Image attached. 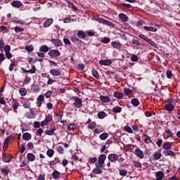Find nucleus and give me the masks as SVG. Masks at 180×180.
I'll return each mask as SVG.
<instances>
[{
    "label": "nucleus",
    "instance_id": "f257e3e1",
    "mask_svg": "<svg viewBox=\"0 0 180 180\" xmlns=\"http://www.w3.org/2000/svg\"><path fill=\"white\" fill-rule=\"evenodd\" d=\"M71 100L74 101L73 105L78 109L82 106V100L79 97L73 96L71 98Z\"/></svg>",
    "mask_w": 180,
    "mask_h": 180
},
{
    "label": "nucleus",
    "instance_id": "f03ea898",
    "mask_svg": "<svg viewBox=\"0 0 180 180\" xmlns=\"http://www.w3.org/2000/svg\"><path fill=\"white\" fill-rule=\"evenodd\" d=\"M53 121V117L51 115L48 114L45 116V120L41 122V126H49L50 122Z\"/></svg>",
    "mask_w": 180,
    "mask_h": 180
},
{
    "label": "nucleus",
    "instance_id": "7ed1b4c3",
    "mask_svg": "<svg viewBox=\"0 0 180 180\" xmlns=\"http://www.w3.org/2000/svg\"><path fill=\"white\" fill-rule=\"evenodd\" d=\"M104 167L105 166H101L96 164V167H94L92 171L93 174H95L96 175H101V174H103L102 168H104Z\"/></svg>",
    "mask_w": 180,
    "mask_h": 180
},
{
    "label": "nucleus",
    "instance_id": "20e7f679",
    "mask_svg": "<svg viewBox=\"0 0 180 180\" xmlns=\"http://www.w3.org/2000/svg\"><path fill=\"white\" fill-rule=\"evenodd\" d=\"M96 20L97 22H98V23H102L103 25H106L107 26H112L114 27L115 25L113 24V22H110V21H108L107 20H105L103 18H97L96 19Z\"/></svg>",
    "mask_w": 180,
    "mask_h": 180
},
{
    "label": "nucleus",
    "instance_id": "39448f33",
    "mask_svg": "<svg viewBox=\"0 0 180 180\" xmlns=\"http://www.w3.org/2000/svg\"><path fill=\"white\" fill-rule=\"evenodd\" d=\"M105 160H106V155L101 154L98 159V162L96 163L97 165H100L101 167H104L103 164H105Z\"/></svg>",
    "mask_w": 180,
    "mask_h": 180
},
{
    "label": "nucleus",
    "instance_id": "423d86ee",
    "mask_svg": "<svg viewBox=\"0 0 180 180\" xmlns=\"http://www.w3.org/2000/svg\"><path fill=\"white\" fill-rule=\"evenodd\" d=\"M108 159L109 161H110V162H116V161L119 160V155L116 153H111L108 155Z\"/></svg>",
    "mask_w": 180,
    "mask_h": 180
},
{
    "label": "nucleus",
    "instance_id": "0eeeda50",
    "mask_svg": "<svg viewBox=\"0 0 180 180\" xmlns=\"http://www.w3.org/2000/svg\"><path fill=\"white\" fill-rule=\"evenodd\" d=\"M48 54L50 56V57H60L61 53H60V51L56 49H52L49 51Z\"/></svg>",
    "mask_w": 180,
    "mask_h": 180
},
{
    "label": "nucleus",
    "instance_id": "6e6552de",
    "mask_svg": "<svg viewBox=\"0 0 180 180\" xmlns=\"http://www.w3.org/2000/svg\"><path fill=\"white\" fill-rule=\"evenodd\" d=\"M2 161L4 162H11L12 161V156L8 153H4L2 155Z\"/></svg>",
    "mask_w": 180,
    "mask_h": 180
},
{
    "label": "nucleus",
    "instance_id": "1a4fd4ad",
    "mask_svg": "<svg viewBox=\"0 0 180 180\" xmlns=\"http://www.w3.org/2000/svg\"><path fill=\"white\" fill-rule=\"evenodd\" d=\"M50 74L53 75V77H60V75H61V70H60V69H51Z\"/></svg>",
    "mask_w": 180,
    "mask_h": 180
},
{
    "label": "nucleus",
    "instance_id": "9d476101",
    "mask_svg": "<svg viewBox=\"0 0 180 180\" xmlns=\"http://www.w3.org/2000/svg\"><path fill=\"white\" fill-rule=\"evenodd\" d=\"M135 155H136L138 158H141V160L144 158V153H143V150H141L140 148L135 149Z\"/></svg>",
    "mask_w": 180,
    "mask_h": 180
},
{
    "label": "nucleus",
    "instance_id": "9b49d317",
    "mask_svg": "<svg viewBox=\"0 0 180 180\" xmlns=\"http://www.w3.org/2000/svg\"><path fill=\"white\" fill-rule=\"evenodd\" d=\"M162 153L165 155V157H168V155H170V157H175V153L171 150V149H166L163 150Z\"/></svg>",
    "mask_w": 180,
    "mask_h": 180
},
{
    "label": "nucleus",
    "instance_id": "f8f14e48",
    "mask_svg": "<svg viewBox=\"0 0 180 180\" xmlns=\"http://www.w3.org/2000/svg\"><path fill=\"white\" fill-rule=\"evenodd\" d=\"M155 176H156V180H162L164 179V172L162 171L156 172L155 173Z\"/></svg>",
    "mask_w": 180,
    "mask_h": 180
},
{
    "label": "nucleus",
    "instance_id": "ddd939ff",
    "mask_svg": "<svg viewBox=\"0 0 180 180\" xmlns=\"http://www.w3.org/2000/svg\"><path fill=\"white\" fill-rule=\"evenodd\" d=\"M51 41L56 47H60V46H62V44H63V43L61 42V40H60L58 39H51Z\"/></svg>",
    "mask_w": 180,
    "mask_h": 180
},
{
    "label": "nucleus",
    "instance_id": "4468645a",
    "mask_svg": "<svg viewBox=\"0 0 180 180\" xmlns=\"http://www.w3.org/2000/svg\"><path fill=\"white\" fill-rule=\"evenodd\" d=\"M163 150H172V143L171 142H165L162 144Z\"/></svg>",
    "mask_w": 180,
    "mask_h": 180
},
{
    "label": "nucleus",
    "instance_id": "2eb2a0df",
    "mask_svg": "<svg viewBox=\"0 0 180 180\" xmlns=\"http://www.w3.org/2000/svg\"><path fill=\"white\" fill-rule=\"evenodd\" d=\"M56 131V127L50 128V129L45 130V134L46 136H53Z\"/></svg>",
    "mask_w": 180,
    "mask_h": 180
},
{
    "label": "nucleus",
    "instance_id": "dca6fc26",
    "mask_svg": "<svg viewBox=\"0 0 180 180\" xmlns=\"http://www.w3.org/2000/svg\"><path fill=\"white\" fill-rule=\"evenodd\" d=\"M165 109L167 112H172V110H174V109H175V105L170 104V103L166 104L165 105Z\"/></svg>",
    "mask_w": 180,
    "mask_h": 180
},
{
    "label": "nucleus",
    "instance_id": "f3484780",
    "mask_svg": "<svg viewBox=\"0 0 180 180\" xmlns=\"http://www.w3.org/2000/svg\"><path fill=\"white\" fill-rule=\"evenodd\" d=\"M100 101L103 102V103H109L110 102V97L106 96H100Z\"/></svg>",
    "mask_w": 180,
    "mask_h": 180
},
{
    "label": "nucleus",
    "instance_id": "a211bd4d",
    "mask_svg": "<svg viewBox=\"0 0 180 180\" xmlns=\"http://www.w3.org/2000/svg\"><path fill=\"white\" fill-rule=\"evenodd\" d=\"M53 22H54V20H53V18H49L47 19V20H46L44 22V27H49V26H51V25L53 24Z\"/></svg>",
    "mask_w": 180,
    "mask_h": 180
},
{
    "label": "nucleus",
    "instance_id": "6ab92c4d",
    "mask_svg": "<svg viewBox=\"0 0 180 180\" xmlns=\"http://www.w3.org/2000/svg\"><path fill=\"white\" fill-rule=\"evenodd\" d=\"M61 176V173L57 170H54L52 173V177L53 179H58Z\"/></svg>",
    "mask_w": 180,
    "mask_h": 180
},
{
    "label": "nucleus",
    "instance_id": "aec40b11",
    "mask_svg": "<svg viewBox=\"0 0 180 180\" xmlns=\"http://www.w3.org/2000/svg\"><path fill=\"white\" fill-rule=\"evenodd\" d=\"M22 139L25 141H29V140H32V134L30 133L25 132V134H22Z\"/></svg>",
    "mask_w": 180,
    "mask_h": 180
},
{
    "label": "nucleus",
    "instance_id": "412c9836",
    "mask_svg": "<svg viewBox=\"0 0 180 180\" xmlns=\"http://www.w3.org/2000/svg\"><path fill=\"white\" fill-rule=\"evenodd\" d=\"M101 65H110L112 64V60H101L99 61Z\"/></svg>",
    "mask_w": 180,
    "mask_h": 180
},
{
    "label": "nucleus",
    "instance_id": "4be33fe9",
    "mask_svg": "<svg viewBox=\"0 0 180 180\" xmlns=\"http://www.w3.org/2000/svg\"><path fill=\"white\" fill-rule=\"evenodd\" d=\"M66 1L67 5H68L69 8H71V9H72L73 11H75V12H77V11H78V8H76L75 6H74V4L70 2V1L68 0H64Z\"/></svg>",
    "mask_w": 180,
    "mask_h": 180
},
{
    "label": "nucleus",
    "instance_id": "5701e85b",
    "mask_svg": "<svg viewBox=\"0 0 180 180\" xmlns=\"http://www.w3.org/2000/svg\"><path fill=\"white\" fill-rule=\"evenodd\" d=\"M11 5L13 8H20L22 6V2L20 1H13Z\"/></svg>",
    "mask_w": 180,
    "mask_h": 180
},
{
    "label": "nucleus",
    "instance_id": "b1692460",
    "mask_svg": "<svg viewBox=\"0 0 180 180\" xmlns=\"http://www.w3.org/2000/svg\"><path fill=\"white\" fill-rule=\"evenodd\" d=\"M144 30H146V32H157V28L154 27H148V26H144L143 27Z\"/></svg>",
    "mask_w": 180,
    "mask_h": 180
},
{
    "label": "nucleus",
    "instance_id": "393cba45",
    "mask_svg": "<svg viewBox=\"0 0 180 180\" xmlns=\"http://www.w3.org/2000/svg\"><path fill=\"white\" fill-rule=\"evenodd\" d=\"M119 18L122 20V22H127V20H129V18L124 13H120Z\"/></svg>",
    "mask_w": 180,
    "mask_h": 180
},
{
    "label": "nucleus",
    "instance_id": "a878e982",
    "mask_svg": "<svg viewBox=\"0 0 180 180\" xmlns=\"http://www.w3.org/2000/svg\"><path fill=\"white\" fill-rule=\"evenodd\" d=\"M77 36L79 39H85V37H86V33L82 30H80L78 31Z\"/></svg>",
    "mask_w": 180,
    "mask_h": 180
},
{
    "label": "nucleus",
    "instance_id": "bb28decb",
    "mask_svg": "<svg viewBox=\"0 0 180 180\" xmlns=\"http://www.w3.org/2000/svg\"><path fill=\"white\" fill-rule=\"evenodd\" d=\"M27 158L28 161L33 162L36 160V156L33 153H28L27 155Z\"/></svg>",
    "mask_w": 180,
    "mask_h": 180
},
{
    "label": "nucleus",
    "instance_id": "cd10ccee",
    "mask_svg": "<svg viewBox=\"0 0 180 180\" xmlns=\"http://www.w3.org/2000/svg\"><path fill=\"white\" fill-rule=\"evenodd\" d=\"M143 137H146L144 139V142L146 143V144H150L151 143H153V140H151V139L150 138V136H148V135L143 134L142 136V138Z\"/></svg>",
    "mask_w": 180,
    "mask_h": 180
},
{
    "label": "nucleus",
    "instance_id": "c85d7f7f",
    "mask_svg": "<svg viewBox=\"0 0 180 180\" xmlns=\"http://www.w3.org/2000/svg\"><path fill=\"white\" fill-rule=\"evenodd\" d=\"M12 106H13V109L16 112V109H18V108H19V103H18V101L13 100L12 101Z\"/></svg>",
    "mask_w": 180,
    "mask_h": 180
},
{
    "label": "nucleus",
    "instance_id": "c756f323",
    "mask_svg": "<svg viewBox=\"0 0 180 180\" xmlns=\"http://www.w3.org/2000/svg\"><path fill=\"white\" fill-rule=\"evenodd\" d=\"M111 45L114 47V49H122V44L117 41L111 42Z\"/></svg>",
    "mask_w": 180,
    "mask_h": 180
},
{
    "label": "nucleus",
    "instance_id": "7c9ffc66",
    "mask_svg": "<svg viewBox=\"0 0 180 180\" xmlns=\"http://www.w3.org/2000/svg\"><path fill=\"white\" fill-rule=\"evenodd\" d=\"M108 116V114L106 112L101 111L98 113V119H105Z\"/></svg>",
    "mask_w": 180,
    "mask_h": 180
},
{
    "label": "nucleus",
    "instance_id": "2f4dec72",
    "mask_svg": "<svg viewBox=\"0 0 180 180\" xmlns=\"http://www.w3.org/2000/svg\"><path fill=\"white\" fill-rule=\"evenodd\" d=\"M108 137H109V134L106 132H104L99 136L100 140H103V141L106 140Z\"/></svg>",
    "mask_w": 180,
    "mask_h": 180
},
{
    "label": "nucleus",
    "instance_id": "473e14b6",
    "mask_svg": "<svg viewBox=\"0 0 180 180\" xmlns=\"http://www.w3.org/2000/svg\"><path fill=\"white\" fill-rule=\"evenodd\" d=\"M39 51H42V53H47V51H49V46L46 45L41 46L39 48Z\"/></svg>",
    "mask_w": 180,
    "mask_h": 180
},
{
    "label": "nucleus",
    "instance_id": "72a5a7b5",
    "mask_svg": "<svg viewBox=\"0 0 180 180\" xmlns=\"http://www.w3.org/2000/svg\"><path fill=\"white\" fill-rule=\"evenodd\" d=\"M46 155H48V157H49V158H51L53 157V155H54V150L49 149L46 151Z\"/></svg>",
    "mask_w": 180,
    "mask_h": 180
},
{
    "label": "nucleus",
    "instance_id": "f704fd0d",
    "mask_svg": "<svg viewBox=\"0 0 180 180\" xmlns=\"http://www.w3.org/2000/svg\"><path fill=\"white\" fill-rule=\"evenodd\" d=\"M131 103L134 106H139L140 105V101H139V99L137 98H132Z\"/></svg>",
    "mask_w": 180,
    "mask_h": 180
},
{
    "label": "nucleus",
    "instance_id": "c9c22d12",
    "mask_svg": "<svg viewBox=\"0 0 180 180\" xmlns=\"http://www.w3.org/2000/svg\"><path fill=\"white\" fill-rule=\"evenodd\" d=\"M132 91L131 89L129 88H124V94L127 95V96H129V95H131Z\"/></svg>",
    "mask_w": 180,
    "mask_h": 180
},
{
    "label": "nucleus",
    "instance_id": "e433bc0d",
    "mask_svg": "<svg viewBox=\"0 0 180 180\" xmlns=\"http://www.w3.org/2000/svg\"><path fill=\"white\" fill-rule=\"evenodd\" d=\"M165 133L167 134V138H169V137L172 138V137H174V134H172V131H171L170 129H166L165 131Z\"/></svg>",
    "mask_w": 180,
    "mask_h": 180
},
{
    "label": "nucleus",
    "instance_id": "4c0bfd02",
    "mask_svg": "<svg viewBox=\"0 0 180 180\" xmlns=\"http://www.w3.org/2000/svg\"><path fill=\"white\" fill-rule=\"evenodd\" d=\"M19 92L21 96H25L26 94H27V90H26L25 88H21L20 89Z\"/></svg>",
    "mask_w": 180,
    "mask_h": 180
},
{
    "label": "nucleus",
    "instance_id": "58836bf2",
    "mask_svg": "<svg viewBox=\"0 0 180 180\" xmlns=\"http://www.w3.org/2000/svg\"><path fill=\"white\" fill-rule=\"evenodd\" d=\"M161 156H162L161 153H160V152H156V153L154 154V155H153V160H160V158H161Z\"/></svg>",
    "mask_w": 180,
    "mask_h": 180
},
{
    "label": "nucleus",
    "instance_id": "ea45409f",
    "mask_svg": "<svg viewBox=\"0 0 180 180\" xmlns=\"http://www.w3.org/2000/svg\"><path fill=\"white\" fill-rule=\"evenodd\" d=\"M114 113H120V112H122V108L119 106H116L115 108H112V110Z\"/></svg>",
    "mask_w": 180,
    "mask_h": 180
},
{
    "label": "nucleus",
    "instance_id": "a19ab883",
    "mask_svg": "<svg viewBox=\"0 0 180 180\" xmlns=\"http://www.w3.org/2000/svg\"><path fill=\"white\" fill-rule=\"evenodd\" d=\"M114 96L115 98H117V99H122L123 94L122 93H119V92H115V93H114Z\"/></svg>",
    "mask_w": 180,
    "mask_h": 180
},
{
    "label": "nucleus",
    "instance_id": "79ce46f5",
    "mask_svg": "<svg viewBox=\"0 0 180 180\" xmlns=\"http://www.w3.org/2000/svg\"><path fill=\"white\" fill-rule=\"evenodd\" d=\"M23 108H25V109H29V108H30V101H25L23 103Z\"/></svg>",
    "mask_w": 180,
    "mask_h": 180
},
{
    "label": "nucleus",
    "instance_id": "37998d69",
    "mask_svg": "<svg viewBox=\"0 0 180 180\" xmlns=\"http://www.w3.org/2000/svg\"><path fill=\"white\" fill-rule=\"evenodd\" d=\"M96 127V122H92L87 127L88 129H91V130H94V129H95Z\"/></svg>",
    "mask_w": 180,
    "mask_h": 180
},
{
    "label": "nucleus",
    "instance_id": "c03bdc74",
    "mask_svg": "<svg viewBox=\"0 0 180 180\" xmlns=\"http://www.w3.org/2000/svg\"><path fill=\"white\" fill-rule=\"evenodd\" d=\"M146 42L153 46V47H155V49H158V46H157V44H155L154 41H153V40L148 38Z\"/></svg>",
    "mask_w": 180,
    "mask_h": 180
},
{
    "label": "nucleus",
    "instance_id": "a18cd8bd",
    "mask_svg": "<svg viewBox=\"0 0 180 180\" xmlns=\"http://www.w3.org/2000/svg\"><path fill=\"white\" fill-rule=\"evenodd\" d=\"M37 101H38V102H40V103H39V108H40V106H41V102H43V101H44V96L40 95V96L37 98Z\"/></svg>",
    "mask_w": 180,
    "mask_h": 180
},
{
    "label": "nucleus",
    "instance_id": "49530a36",
    "mask_svg": "<svg viewBox=\"0 0 180 180\" xmlns=\"http://www.w3.org/2000/svg\"><path fill=\"white\" fill-rule=\"evenodd\" d=\"M92 75H93V77H95L96 78V79H98V78H99V72H98V71H96V70H94V69L92 70Z\"/></svg>",
    "mask_w": 180,
    "mask_h": 180
},
{
    "label": "nucleus",
    "instance_id": "de8ad7c7",
    "mask_svg": "<svg viewBox=\"0 0 180 180\" xmlns=\"http://www.w3.org/2000/svg\"><path fill=\"white\" fill-rule=\"evenodd\" d=\"M98 161V158H96V157L94 158H90L89 159V162L90 164H95V162H96Z\"/></svg>",
    "mask_w": 180,
    "mask_h": 180
},
{
    "label": "nucleus",
    "instance_id": "09e8293b",
    "mask_svg": "<svg viewBox=\"0 0 180 180\" xmlns=\"http://www.w3.org/2000/svg\"><path fill=\"white\" fill-rule=\"evenodd\" d=\"M119 172L121 176H126V175H127V170L126 169H120Z\"/></svg>",
    "mask_w": 180,
    "mask_h": 180
},
{
    "label": "nucleus",
    "instance_id": "8fccbe9b",
    "mask_svg": "<svg viewBox=\"0 0 180 180\" xmlns=\"http://www.w3.org/2000/svg\"><path fill=\"white\" fill-rule=\"evenodd\" d=\"M1 174H4V175H8L9 174V169L8 168H2L1 169Z\"/></svg>",
    "mask_w": 180,
    "mask_h": 180
},
{
    "label": "nucleus",
    "instance_id": "3c124183",
    "mask_svg": "<svg viewBox=\"0 0 180 180\" xmlns=\"http://www.w3.org/2000/svg\"><path fill=\"white\" fill-rule=\"evenodd\" d=\"M58 153L60 154H64V148L61 146H58L56 148Z\"/></svg>",
    "mask_w": 180,
    "mask_h": 180
},
{
    "label": "nucleus",
    "instance_id": "603ef678",
    "mask_svg": "<svg viewBox=\"0 0 180 180\" xmlns=\"http://www.w3.org/2000/svg\"><path fill=\"white\" fill-rule=\"evenodd\" d=\"M33 127L34 129H40V122H37V121H35L34 123H33Z\"/></svg>",
    "mask_w": 180,
    "mask_h": 180
},
{
    "label": "nucleus",
    "instance_id": "864d4df0",
    "mask_svg": "<svg viewBox=\"0 0 180 180\" xmlns=\"http://www.w3.org/2000/svg\"><path fill=\"white\" fill-rule=\"evenodd\" d=\"M31 79H31L30 77L26 76V77H25V79H24V84H25V85H27V84H29V82H30Z\"/></svg>",
    "mask_w": 180,
    "mask_h": 180
},
{
    "label": "nucleus",
    "instance_id": "5fc2aeb1",
    "mask_svg": "<svg viewBox=\"0 0 180 180\" xmlns=\"http://www.w3.org/2000/svg\"><path fill=\"white\" fill-rule=\"evenodd\" d=\"M30 114L31 115V116L32 117L33 119H34V117H36V114L34 113V108H30Z\"/></svg>",
    "mask_w": 180,
    "mask_h": 180
},
{
    "label": "nucleus",
    "instance_id": "6e6d98bb",
    "mask_svg": "<svg viewBox=\"0 0 180 180\" xmlns=\"http://www.w3.org/2000/svg\"><path fill=\"white\" fill-rule=\"evenodd\" d=\"M25 50L27 51H29L30 53L32 52V51L34 50L33 46L30 45V46H25Z\"/></svg>",
    "mask_w": 180,
    "mask_h": 180
},
{
    "label": "nucleus",
    "instance_id": "4d7b16f0",
    "mask_svg": "<svg viewBox=\"0 0 180 180\" xmlns=\"http://www.w3.org/2000/svg\"><path fill=\"white\" fill-rule=\"evenodd\" d=\"M75 129H77V125L74 124H70L68 126V129L69 130H75Z\"/></svg>",
    "mask_w": 180,
    "mask_h": 180
},
{
    "label": "nucleus",
    "instance_id": "13d9d810",
    "mask_svg": "<svg viewBox=\"0 0 180 180\" xmlns=\"http://www.w3.org/2000/svg\"><path fill=\"white\" fill-rule=\"evenodd\" d=\"M43 131H44L43 130V129L41 128H39L37 131V136H41V134H43Z\"/></svg>",
    "mask_w": 180,
    "mask_h": 180
},
{
    "label": "nucleus",
    "instance_id": "bf43d9fd",
    "mask_svg": "<svg viewBox=\"0 0 180 180\" xmlns=\"http://www.w3.org/2000/svg\"><path fill=\"white\" fill-rule=\"evenodd\" d=\"M23 30H25V29L21 28L20 27H15V32L16 33H19V32H23Z\"/></svg>",
    "mask_w": 180,
    "mask_h": 180
},
{
    "label": "nucleus",
    "instance_id": "052dcab7",
    "mask_svg": "<svg viewBox=\"0 0 180 180\" xmlns=\"http://www.w3.org/2000/svg\"><path fill=\"white\" fill-rule=\"evenodd\" d=\"M30 74H34L36 72V67L32 65L31 69L29 70Z\"/></svg>",
    "mask_w": 180,
    "mask_h": 180
},
{
    "label": "nucleus",
    "instance_id": "680f3d73",
    "mask_svg": "<svg viewBox=\"0 0 180 180\" xmlns=\"http://www.w3.org/2000/svg\"><path fill=\"white\" fill-rule=\"evenodd\" d=\"M139 37H140V39H142V40H144V41H147V40H148V38H147V37H146V35L143 34H139Z\"/></svg>",
    "mask_w": 180,
    "mask_h": 180
},
{
    "label": "nucleus",
    "instance_id": "e2e57ef3",
    "mask_svg": "<svg viewBox=\"0 0 180 180\" xmlns=\"http://www.w3.org/2000/svg\"><path fill=\"white\" fill-rule=\"evenodd\" d=\"M131 61H134V62L139 61V57H137V56L136 55H132L131 57Z\"/></svg>",
    "mask_w": 180,
    "mask_h": 180
},
{
    "label": "nucleus",
    "instance_id": "0e129e2a",
    "mask_svg": "<svg viewBox=\"0 0 180 180\" xmlns=\"http://www.w3.org/2000/svg\"><path fill=\"white\" fill-rule=\"evenodd\" d=\"M94 134H101V133H102V130H101L99 128H96L94 130Z\"/></svg>",
    "mask_w": 180,
    "mask_h": 180
},
{
    "label": "nucleus",
    "instance_id": "69168bd1",
    "mask_svg": "<svg viewBox=\"0 0 180 180\" xmlns=\"http://www.w3.org/2000/svg\"><path fill=\"white\" fill-rule=\"evenodd\" d=\"M166 77L167 78H171L172 77V72L171 70H167Z\"/></svg>",
    "mask_w": 180,
    "mask_h": 180
},
{
    "label": "nucleus",
    "instance_id": "338daca9",
    "mask_svg": "<svg viewBox=\"0 0 180 180\" xmlns=\"http://www.w3.org/2000/svg\"><path fill=\"white\" fill-rule=\"evenodd\" d=\"M134 165L135 168H141V163L140 162H135Z\"/></svg>",
    "mask_w": 180,
    "mask_h": 180
},
{
    "label": "nucleus",
    "instance_id": "774afa93",
    "mask_svg": "<svg viewBox=\"0 0 180 180\" xmlns=\"http://www.w3.org/2000/svg\"><path fill=\"white\" fill-rule=\"evenodd\" d=\"M126 131H127L128 133H133V130L131 129V128L129 126H126L124 127Z\"/></svg>",
    "mask_w": 180,
    "mask_h": 180
}]
</instances>
